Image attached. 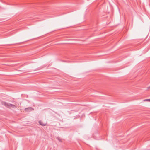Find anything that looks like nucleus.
<instances>
[{"label": "nucleus", "mask_w": 150, "mask_h": 150, "mask_svg": "<svg viewBox=\"0 0 150 150\" xmlns=\"http://www.w3.org/2000/svg\"><path fill=\"white\" fill-rule=\"evenodd\" d=\"M39 124L42 126H45L47 125V122H44L42 121H39Z\"/></svg>", "instance_id": "7ed1b4c3"}, {"label": "nucleus", "mask_w": 150, "mask_h": 150, "mask_svg": "<svg viewBox=\"0 0 150 150\" xmlns=\"http://www.w3.org/2000/svg\"><path fill=\"white\" fill-rule=\"evenodd\" d=\"M144 101H150V99H145L144 100Z\"/></svg>", "instance_id": "20e7f679"}, {"label": "nucleus", "mask_w": 150, "mask_h": 150, "mask_svg": "<svg viewBox=\"0 0 150 150\" xmlns=\"http://www.w3.org/2000/svg\"><path fill=\"white\" fill-rule=\"evenodd\" d=\"M150 88V86L148 87V89H149Z\"/></svg>", "instance_id": "39448f33"}, {"label": "nucleus", "mask_w": 150, "mask_h": 150, "mask_svg": "<svg viewBox=\"0 0 150 150\" xmlns=\"http://www.w3.org/2000/svg\"><path fill=\"white\" fill-rule=\"evenodd\" d=\"M2 104L10 108H16V106L15 105L10 103H8L5 102H2Z\"/></svg>", "instance_id": "f257e3e1"}, {"label": "nucleus", "mask_w": 150, "mask_h": 150, "mask_svg": "<svg viewBox=\"0 0 150 150\" xmlns=\"http://www.w3.org/2000/svg\"><path fill=\"white\" fill-rule=\"evenodd\" d=\"M34 110L32 108L30 107V108H26L25 109H24V111L25 112H30L32 111H33Z\"/></svg>", "instance_id": "f03ea898"}]
</instances>
